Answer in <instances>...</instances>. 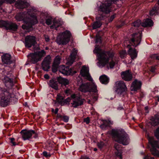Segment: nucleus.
<instances>
[{
	"mask_svg": "<svg viewBox=\"0 0 159 159\" xmlns=\"http://www.w3.org/2000/svg\"><path fill=\"white\" fill-rule=\"evenodd\" d=\"M17 8L22 9H25L26 11L17 14L15 16L16 19L19 21H23L24 25H22V28L29 32L33 29V26L38 23L37 16L40 14L41 21L46 24L48 25H51L52 22V18L49 16L47 13L39 12L34 7H30L28 2L23 0H18L16 3Z\"/></svg>",
	"mask_w": 159,
	"mask_h": 159,
	"instance_id": "nucleus-1",
	"label": "nucleus"
},
{
	"mask_svg": "<svg viewBox=\"0 0 159 159\" xmlns=\"http://www.w3.org/2000/svg\"><path fill=\"white\" fill-rule=\"evenodd\" d=\"M6 69V72H3L5 75L3 82L7 89H4L2 90L1 96L2 99L1 103L2 106H7L10 103L14 104L17 102L18 99L15 94L19 88L15 84L17 83L16 77L14 75L13 71L11 69L7 70Z\"/></svg>",
	"mask_w": 159,
	"mask_h": 159,
	"instance_id": "nucleus-2",
	"label": "nucleus"
},
{
	"mask_svg": "<svg viewBox=\"0 0 159 159\" xmlns=\"http://www.w3.org/2000/svg\"><path fill=\"white\" fill-rule=\"evenodd\" d=\"M118 0H102V1H99L97 3L98 14L96 17L97 21L93 24V29H96L101 26L102 23L100 20H104L109 16L112 4H115Z\"/></svg>",
	"mask_w": 159,
	"mask_h": 159,
	"instance_id": "nucleus-3",
	"label": "nucleus"
},
{
	"mask_svg": "<svg viewBox=\"0 0 159 159\" xmlns=\"http://www.w3.org/2000/svg\"><path fill=\"white\" fill-rule=\"evenodd\" d=\"M93 52L96 54L99 67L104 66L109 62V58H112L114 56L113 52L110 51H102L99 47H95L93 50Z\"/></svg>",
	"mask_w": 159,
	"mask_h": 159,
	"instance_id": "nucleus-4",
	"label": "nucleus"
},
{
	"mask_svg": "<svg viewBox=\"0 0 159 159\" xmlns=\"http://www.w3.org/2000/svg\"><path fill=\"white\" fill-rule=\"evenodd\" d=\"M111 135L115 141L123 145H128L130 142L129 135L122 129H112Z\"/></svg>",
	"mask_w": 159,
	"mask_h": 159,
	"instance_id": "nucleus-5",
	"label": "nucleus"
},
{
	"mask_svg": "<svg viewBox=\"0 0 159 159\" xmlns=\"http://www.w3.org/2000/svg\"><path fill=\"white\" fill-rule=\"evenodd\" d=\"M59 70L60 72L66 75H73L76 73V71L73 70L72 69L70 68L67 66H65L62 65L58 66L53 64L52 67V72L55 73Z\"/></svg>",
	"mask_w": 159,
	"mask_h": 159,
	"instance_id": "nucleus-6",
	"label": "nucleus"
},
{
	"mask_svg": "<svg viewBox=\"0 0 159 159\" xmlns=\"http://www.w3.org/2000/svg\"><path fill=\"white\" fill-rule=\"evenodd\" d=\"M1 58L2 62L8 65L5 67L2 70V72H6L5 69L7 67L8 68H7V70H9L8 69H11L12 71H13L15 66V60L12 59L11 55L8 53H5L2 56Z\"/></svg>",
	"mask_w": 159,
	"mask_h": 159,
	"instance_id": "nucleus-7",
	"label": "nucleus"
},
{
	"mask_svg": "<svg viewBox=\"0 0 159 159\" xmlns=\"http://www.w3.org/2000/svg\"><path fill=\"white\" fill-rule=\"evenodd\" d=\"M71 36L70 31L66 30L58 36L57 42L59 45H64L66 44L70 41Z\"/></svg>",
	"mask_w": 159,
	"mask_h": 159,
	"instance_id": "nucleus-8",
	"label": "nucleus"
},
{
	"mask_svg": "<svg viewBox=\"0 0 159 159\" xmlns=\"http://www.w3.org/2000/svg\"><path fill=\"white\" fill-rule=\"evenodd\" d=\"M45 54L44 50L39 51L34 53H31L29 54L27 57L29 61L33 64H35L41 60L42 58Z\"/></svg>",
	"mask_w": 159,
	"mask_h": 159,
	"instance_id": "nucleus-9",
	"label": "nucleus"
},
{
	"mask_svg": "<svg viewBox=\"0 0 159 159\" xmlns=\"http://www.w3.org/2000/svg\"><path fill=\"white\" fill-rule=\"evenodd\" d=\"M0 27H4L7 30L11 31H16L18 29V25L14 22L11 21L0 20Z\"/></svg>",
	"mask_w": 159,
	"mask_h": 159,
	"instance_id": "nucleus-10",
	"label": "nucleus"
},
{
	"mask_svg": "<svg viewBox=\"0 0 159 159\" xmlns=\"http://www.w3.org/2000/svg\"><path fill=\"white\" fill-rule=\"evenodd\" d=\"M20 133L21 134L22 138L23 140H29L32 138V136L34 135L33 137L36 139L38 137V134L36 133L35 131L32 129H22Z\"/></svg>",
	"mask_w": 159,
	"mask_h": 159,
	"instance_id": "nucleus-11",
	"label": "nucleus"
},
{
	"mask_svg": "<svg viewBox=\"0 0 159 159\" xmlns=\"http://www.w3.org/2000/svg\"><path fill=\"white\" fill-rule=\"evenodd\" d=\"M142 34L141 32L139 31L132 34V37L129 40L130 44L135 47L139 45L141 41Z\"/></svg>",
	"mask_w": 159,
	"mask_h": 159,
	"instance_id": "nucleus-12",
	"label": "nucleus"
},
{
	"mask_svg": "<svg viewBox=\"0 0 159 159\" xmlns=\"http://www.w3.org/2000/svg\"><path fill=\"white\" fill-rule=\"evenodd\" d=\"M80 90L82 92H97V86L95 84L92 85L89 83H82L80 86Z\"/></svg>",
	"mask_w": 159,
	"mask_h": 159,
	"instance_id": "nucleus-13",
	"label": "nucleus"
},
{
	"mask_svg": "<svg viewBox=\"0 0 159 159\" xmlns=\"http://www.w3.org/2000/svg\"><path fill=\"white\" fill-rule=\"evenodd\" d=\"M71 98L73 99V102L71 103L72 105L71 107L77 108L83 104L84 99L81 96H77L75 94H74L71 95Z\"/></svg>",
	"mask_w": 159,
	"mask_h": 159,
	"instance_id": "nucleus-14",
	"label": "nucleus"
},
{
	"mask_svg": "<svg viewBox=\"0 0 159 159\" xmlns=\"http://www.w3.org/2000/svg\"><path fill=\"white\" fill-rule=\"evenodd\" d=\"M37 43L36 38L31 35L27 36L25 39V45L26 48H30L32 46H34Z\"/></svg>",
	"mask_w": 159,
	"mask_h": 159,
	"instance_id": "nucleus-15",
	"label": "nucleus"
},
{
	"mask_svg": "<svg viewBox=\"0 0 159 159\" xmlns=\"http://www.w3.org/2000/svg\"><path fill=\"white\" fill-rule=\"evenodd\" d=\"M127 90V87L125 83L123 81H119L116 84L115 92L119 95L122 94Z\"/></svg>",
	"mask_w": 159,
	"mask_h": 159,
	"instance_id": "nucleus-16",
	"label": "nucleus"
},
{
	"mask_svg": "<svg viewBox=\"0 0 159 159\" xmlns=\"http://www.w3.org/2000/svg\"><path fill=\"white\" fill-rule=\"evenodd\" d=\"M51 63V57L49 55L46 57L41 63L42 68L45 71H48L50 69V65Z\"/></svg>",
	"mask_w": 159,
	"mask_h": 159,
	"instance_id": "nucleus-17",
	"label": "nucleus"
},
{
	"mask_svg": "<svg viewBox=\"0 0 159 159\" xmlns=\"http://www.w3.org/2000/svg\"><path fill=\"white\" fill-rule=\"evenodd\" d=\"M121 76L122 78L125 81H130L133 78L132 75L129 70H126L121 73Z\"/></svg>",
	"mask_w": 159,
	"mask_h": 159,
	"instance_id": "nucleus-18",
	"label": "nucleus"
},
{
	"mask_svg": "<svg viewBox=\"0 0 159 159\" xmlns=\"http://www.w3.org/2000/svg\"><path fill=\"white\" fill-rule=\"evenodd\" d=\"M142 83L140 81H139L137 80H135L132 83L131 87V90L132 91L137 92L140 89Z\"/></svg>",
	"mask_w": 159,
	"mask_h": 159,
	"instance_id": "nucleus-19",
	"label": "nucleus"
},
{
	"mask_svg": "<svg viewBox=\"0 0 159 159\" xmlns=\"http://www.w3.org/2000/svg\"><path fill=\"white\" fill-rule=\"evenodd\" d=\"M114 148L115 149V153L116 155L120 159H122V149L121 145L118 143H115L114 145Z\"/></svg>",
	"mask_w": 159,
	"mask_h": 159,
	"instance_id": "nucleus-20",
	"label": "nucleus"
},
{
	"mask_svg": "<svg viewBox=\"0 0 159 159\" xmlns=\"http://www.w3.org/2000/svg\"><path fill=\"white\" fill-rule=\"evenodd\" d=\"M128 46L130 47V45L129 44ZM129 54L130 55L132 60L135 59L137 57L138 55V52L135 48H132L131 47H129L128 51Z\"/></svg>",
	"mask_w": 159,
	"mask_h": 159,
	"instance_id": "nucleus-21",
	"label": "nucleus"
},
{
	"mask_svg": "<svg viewBox=\"0 0 159 159\" xmlns=\"http://www.w3.org/2000/svg\"><path fill=\"white\" fill-rule=\"evenodd\" d=\"M80 73L81 75L89 81H92L93 79L89 73V70L85 69L83 70H81Z\"/></svg>",
	"mask_w": 159,
	"mask_h": 159,
	"instance_id": "nucleus-22",
	"label": "nucleus"
},
{
	"mask_svg": "<svg viewBox=\"0 0 159 159\" xmlns=\"http://www.w3.org/2000/svg\"><path fill=\"white\" fill-rule=\"evenodd\" d=\"M159 12V0L157 2V5H155L152 7V9L150 11L149 14L151 16L158 15Z\"/></svg>",
	"mask_w": 159,
	"mask_h": 159,
	"instance_id": "nucleus-23",
	"label": "nucleus"
},
{
	"mask_svg": "<svg viewBox=\"0 0 159 159\" xmlns=\"http://www.w3.org/2000/svg\"><path fill=\"white\" fill-rule=\"evenodd\" d=\"M77 52V50L75 49H73L70 56V60L68 61V63L69 65H71L75 61Z\"/></svg>",
	"mask_w": 159,
	"mask_h": 159,
	"instance_id": "nucleus-24",
	"label": "nucleus"
},
{
	"mask_svg": "<svg viewBox=\"0 0 159 159\" xmlns=\"http://www.w3.org/2000/svg\"><path fill=\"white\" fill-rule=\"evenodd\" d=\"M58 81L53 79H52L49 81V86L56 90L59 89L58 86Z\"/></svg>",
	"mask_w": 159,
	"mask_h": 159,
	"instance_id": "nucleus-25",
	"label": "nucleus"
},
{
	"mask_svg": "<svg viewBox=\"0 0 159 159\" xmlns=\"http://www.w3.org/2000/svg\"><path fill=\"white\" fill-rule=\"evenodd\" d=\"M153 25V23L152 20L147 19L142 23V25L145 27H151Z\"/></svg>",
	"mask_w": 159,
	"mask_h": 159,
	"instance_id": "nucleus-26",
	"label": "nucleus"
},
{
	"mask_svg": "<svg viewBox=\"0 0 159 159\" xmlns=\"http://www.w3.org/2000/svg\"><path fill=\"white\" fill-rule=\"evenodd\" d=\"M99 80L101 83L105 84L108 83L109 80V78L105 75H103L100 76Z\"/></svg>",
	"mask_w": 159,
	"mask_h": 159,
	"instance_id": "nucleus-27",
	"label": "nucleus"
},
{
	"mask_svg": "<svg viewBox=\"0 0 159 159\" xmlns=\"http://www.w3.org/2000/svg\"><path fill=\"white\" fill-rule=\"evenodd\" d=\"M57 119H60V120H62L66 123L68 122L69 119V116L64 115H62L61 114H57Z\"/></svg>",
	"mask_w": 159,
	"mask_h": 159,
	"instance_id": "nucleus-28",
	"label": "nucleus"
},
{
	"mask_svg": "<svg viewBox=\"0 0 159 159\" xmlns=\"http://www.w3.org/2000/svg\"><path fill=\"white\" fill-rule=\"evenodd\" d=\"M57 80L60 84L64 85L65 86H66V85H68L69 84V80L67 79L62 77H58Z\"/></svg>",
	"mask_w": 159,
	"mask_h": 159,
	"instance_id": "nucleus-29",
	"label": "nucleus"
},
{
	"mask_svg": "<svg viewBox=\"0 0 159 159\" xmlns=\"http://www.w3.org/2000/svg\"><path fill=\"white\" fill-rule=\"evenodd\" d=\"M113 122L111 120H105L101 125L100 127L102 128H105L108 127L110 125H113Z\"/></svg>",
	"mask_w": 159,
	"mask_h": 159,
	"instance_id": "nucleus-30",
	"label": "nucleus"
},
{
	"mask_svg": "<svg viewBox=\"0 0 159 159\" xmlns=\"http://www.w3.org/2000/svg\"><path fill=\"white\" fill-rule=\"evenodd\" d=\"M155 119L153 120L154 125L155 126L159 124V112H157L154 115Z\"/></svg>",
	"mask_w": 159,
	"mask_h": 159,
	"instance_id": "nucleus-31",
	"label": "nucleus"
},
{
	"mask_svg": "<svg viewBox=\"0 0 159 159\" xmlns=\"http://www.w3.org/2000/svg\"><path fill=\"white\" fill-rule=\"evenodd\" d=\"M70 98L68 97L63 101L61 100L59 102V103H61V105H69L70 104L69 102H70Z\"/></svg>",
	"mask_w": 159,
	"mask_h": 159,
	"instance_id": "nucleus-32",
	"label": "nucleus"
},
{
	"mask_svg": "<svg viewBox=\"0 0 159 159\" xmlns=\"http://www.w3.org/2000/svg\"><path fill=\"white\" fill-rule=\"evenodd\" d=\"M61 59V58L60 56H57L55 58L53 64L60 66L59 64L60 63Z\"/></svg>",
	"mask_w": 159,
	"mask_h": 159,
	"instance_id": "nucleus-33",
	"label": "nucleus"
},
{
	"mask_svg": "<svg viewBox=\"0 0 159 159\" xmlns=\"http://www.w3.org/2000/svg\"><path fill=\"white\" fill-rule=\"evenodd\" d=\"M61 25V24L60 23H58L57 21H55V20H54L53 21V24L51 26V27L55 28L57 30H58V28Z\"/></svg>",
	"mask_w": 159,
	"mask_h": 159,
	"instance_id": "nucleus-34",
	"label": "nucleus"
},
{
	"mask_svg": "<svg viewBox=\"0 0 159 159\" xmlns=\"http://www.w3.org/2000/svg\"><path fill=\"white\" fill-rule=\"evenodd\" d=\"M141 24V21L139 20H138L135 21L132 23V25L134 27H139Z\"/></svg>",
	"mask_w": 159,
	"mask_h": 159,
	"instance_id": "nucleus-35",
	"label": "nucleus"
},
{
	"mask_svg": "<svg viewBox=\"0 0 159 159\" xmlns=\"http://www.w3.org/2000/svg\"><path fill=\"white\" fill-rule=\"evenodd\" d=\"M98 43L100 44L102 43V37L99 35H97L96 38L95 43L97 44Z\"/></svg>",
	"mask_w": 159,
	"mask_h": 159,
	"instance_id": "nucleus-36",
	"label": "nucleus"
},
{
	"mask_svg": "<svg viewBox=\"0 0 159 159\" xmlns=\"http://www.w3.org/2000/svg\"><path fill=\"white\" fill-rule=\"evenodd\" d=\"M97 145L98 147L101 149H102L105 145V143L102 141L98 142Z\"/></svg>",
	"mask_w": 159,
	"mask_h": 159,
	"instance_id": "nucleus-37",
	"label": "nucleus"
},
{
	"mask_svg": "<svg viewBox=\"0 0 159 159\" xmlns=\"http://www.w3.org/2000/svg\"><path fill=\"white\" fill-rule=\"evenodd\" d=\"M150 57L152 59L159 60V54H154L151 55Z\"/></svg>",
	"mask_w": 159,
	"mask_h": 159,
	"instance_id": "nucleus-38",
	"label": "nucleus"
},
{
	"mask_svg": "<svg viewBox=\"0 0 159 159\" xmlns=\"http://www.w3.org/2000/svg\"><path fill=\"white\" fill-rule=\"evenodd\" d=\"M43 154L44 157L47 158H49L51 156V154L50 153H48L46 151H44L43 152Z\"/></svg>",
	"mask_w": 159,
	"mask_h": 159,
	"instance_id": "nucleus-39",
	"label": "nucleus"
},
{
	"mask_svg": "<svg viewBox=\"0 0 159 159\" xmlns=\"http://www.w3.org/2000/svg\"><path fill=\"white\" fill-rule=\"evenodd\" d=\"M116 14H114L108 18V19L109 22H111L116 17Z\"/></svg>",
	"mask_w": 159,
	"mask_h": 159,
	"instance_id": "nucleus-40",
	"label": "nucleus"
},
{
	"mask_svg": "<svg viewBox=\"0 0 159 159\" xmlns=\"http://www.w3.org/2000/svg\"><path fill=\"white\" fill-rule=\"evenodd\" d=\"M108 63H109L110 67L111 68H113L115 65V62L113 60H112L110 62H109Z\"/></svg>",
	"mask_w": 159,
	"mask_h": 159,
	"instance_id": "nucleus-41",
	"label": "nucleus"
},
{
	"mask_svg": "<svg viewBox=\"0 0 159 159\" xmlns=\"http://www.w3.org/2000/svg\"><path fill=\"white\" fill-rule=\"evenodd\" d=\"M71 90L69 89H67L65 90V94L67 96L71 94Z\"/></svg>",
	"mask_w": 159,
	"mask_h": 159,
	"instance_id": "nucleus-42",
	"label": "nucleus"
},
{
	"mask_svg": "<svg viewBox=\"0 0 159 159\" xmlns=\"http://www.w3.org/2000/svg\"><path fill=\"white\" fill-rule=\"evenodd\" d=\"M10 142L12 144L13 146H15L16 145V143L14 141L15 140L14 138H10Z\"/></svg>",
	"mask_w": 159,
	"mask_h": 159,
	"instance_id": "nucleus-43",
	"label": "nucleus"
},
{
	"mask_svg": "<svg viewBox=\"0 0 159 159\" xmlns=\"http://www.w3.org/2000/svg\"><path fill=\"white\" fill-rule=\"evenodd\" d=\"M90 120L89 117H88L86 118H84V122H85L87 124H88L89 123Z\"/></svg>",
	"mask_w": 159,
	"mask_h": 159,
	"instance_id": "nucleus-44",
	"label": "nucleus"
},
{
	"mask_svg": "<svg viewBox=\"0 0 159 159\" xmlns=\"http://www.w3.org/2000/svg\"><path fill=\"white\" fill-rule=\"evenodd\" d=\"M57 99L58 100V102H59L61 100H62L64 98L63 96H61L60 94H58L57 95Z\"/></svg>",
	"mask_w": 159,
	"mask_h": 159,
	"instance_id": "nucleus-45",
	"label": "nucleus"
},
{
	"mask_svg": "<svg viewBox=\"0 0 159 159\" xmlns=\"http://www.w3.org/2000/svg\"><path fill=\"white\" fill-rule=\"evenodd\" d=\"M44 38L45 40V41L47 42H49L50 41V38L49 37L48 35H44Z\"/></svg>",
	"mask_w": 159,
	"mask_h": 159,
	"instance_id": "nucleus-46",
	"label": "nucleus"
},
{
	"mask_svg": "<svg viewBox=\"0 0 159 159\" xmlns=\"http://www.w3.org/2000/svg\"><path fill=\"white\" fill-rule=\"evenodd\" d=\"M156 69V66H152L150 69L151 72L154 73Z\"/></svg>",
	"mask_w": 159,
	"mask_h": 159,
	"instance_id": "nucleus-47",
	"label": "nucleus"
},
{
	"mask_svg": "<svg viewBox=\"0 0 159 159\" xmlns=\"http://www.w3.org/2000/svg\"><path fill=\"white\" fill-rule=\"evenodd\" d=\"M144 159H154V158L153 157H151L147 155L144 157Z\"/></svg>",
	"mask_w": 159,
	"mask_h": 159,
	"instance_id": "nucleus-48",
	"label": "nucleus"
},
{
	"mask_svg": "<svg viewBox=\"0 0 159 159\" xmlns=\"http://www.w3.org/2000/svg\"><path fill=\"white\" fill-rule=\"evenodd\" d=\"M80 159H90L89 158L86 156H81Z\"/></svg>",
	"mask_w": 159,
	"mask_h": 159,
	"instance_id": "nucleus-49",
	"label": "nucleus"
},
{
	"mask_svg": "<svg viewBox=\"0 0 159 159\" xmlns=\"http://www.w3.org/2000/svg\"><path fill=\"white\" fill-rule=\"evenodd\" d=\"M148 107L147 106L145 107L144 108V110H145V115H146V114L149 112L148 111Z\"/></svg>",
	"mask_w": 159,
	"mask_h": 159,
	"instance_id": "nucleus-50",
	"label": "nucleus"
},
{
	"mask_svg": "<svg viewBox=\"0 0 159 159\" xmlns=\"http://www.w3.org/2000/svg\"><path fill=\"white\" fill-rule=\"evenodd\" d=\"M154 98L156 101L159 102V96H155Z\"/></svg>",
	"mask_w": 159,
	"mask_h": 159,
	"instance_id": "nucleus-51",
	"label": "nucleus"
},
{
	"mask_svg": "<svg viewBox=\"0 0 159 159\" xmlns=\"http://www.w3.org/2000/svg\"><path fill=\"white\" fill-rule=\"evenodd\" d=\"M44 78L46 79H48L49 78V76L48 74H45L44 76Z\"/></svg>",
	"mask_w": 159,
	"mask_h": 159,
	"instance_id": "nucleus-52",
	"label": "nucleus"
},
{
	"mask_svg": "<svg viewBox=\"0 0 159 159\" xmlns=\"http://www.w3.org/2000/svg\"><path fill=\"white\" fill-rule=\"evenodd\" d=\"M58 108H56L55 109V110H54V113L55 114H57H57H59L58 113Z\"/></svg>",
	"mask_w": 159,
	"mask_h": 159,
	"instance_id": "nucleus-53",
	"label": "nucleus"
},
{
	"mask_svg": "<svg viewBox=\"0 0 159 159\" xmlns=\"http://www.w3.org/2000/svg\"><path fill=\"white\" fill-rule=\"evenodd\" d=\"M2 93V92L0 93V104L1 105V106H2V107H5L6 106H2L1 105V99H2V98H1V94Z\"/></svg>",
	"mask_w": 159,
	"mask_h": 159,
	"instance_id": "nucleus-54",
	"label": "nucleus"
},
{
	"mask_svg": "<svg viewBox=\"0 0 159 159\" xmlns=\"http://www.w3.org/2000/svg\"><path fill=\"white\" fill-rule=\"evenodd\" d=\"M118 109L119 110H121L123 109V107H119L118 108Z\"/></svg>",
	"mask_w": 159,
	"mask_h": 159,
	"instance_id": "nucleus-55",
	"label": "nucleus"
},
{
	"mask_svg": "<svg viewBox=\"0 0 159 159\" xmlns=\"http://www.w3.org/2000/svg\"><path fill=\"white\" fill-rule=\"evenodd\" d=\"M93 150H94V151L96 152V151L97 150V148H94Z\"/></svg>",
	"mask_w": 159,
	"mask_h": 159,
	"instance_id": "nucleus-56",
	"label": "nucleus"
},
{
	"mask_svg": "<svg viewBox=\"0 0 159 159\" xmlns=\"http://www.w3.org/2000/svg\"><path fill=\"white\" fill-rule=\"evenodd\" d=\"M52 113H54V110L53 109H52Z\"/></svg>",
	"mask_w": 159,
	"mask_h": 159,
	"instance_id": "nucleus-57",
	"label": "nucleus"
},
{
	"mask_svg": "<svg viewBox=\"0 0 159 159\" xmlns=\"http://www.w3.org/2000/svg\"><path fill=\"white\" fill-rule=\"evenodd\" d=\"M46 50H48V47H46Z\"/></svg>",
	"mask_w": 159,
	"mask_h": 159,
	"instance_id": "nucleus-58",
	"label": "nucleus"
},
{
	"mask_svg": "<svg viewBox=\"0 0 159 159\" xmlns=\"http://www.w3.org/2000/svg\"><path fill=\"white\" fill-rule=\"evenodd\" d=\"M157 104H158L157 102H155V104H156V105H157Z\"/></svg>",
	"mask_w": 159,
	"mask_h": 159,
	"instance_id": "nucleus-59",
	"label": "nucleus"
},
{
	"mask_svg": "<svg viewBox=\"0 0 159 159\" xmlns=\"http://www.w3.org/2000/svg\"><path fill=\"white\" fill-rule=\"evenodd\" d=\"M132 119L134 120H135V118L134 117H133L132 118Z\"/></svg>",
	"mask_w": 159,
	"mask_h": 159,
	"instance_id": "nucleus-60",
	"label": "nucleus"
},
{
	"mask_svg": "<svg viewBox=\"0 0 159 159\" xmlns=\"http://www.w3.org/2000/svg\"><path fill=\"white\" fill-rule=\"evenodd\" d=\"M64 124V123H61V125H63Z\"/></svg>",
	"mask_w": 159,
	"mask_h": 159,
	"instance_id": "nucleus-61",
	"label": "nucleus"
}]
</instances>
